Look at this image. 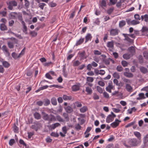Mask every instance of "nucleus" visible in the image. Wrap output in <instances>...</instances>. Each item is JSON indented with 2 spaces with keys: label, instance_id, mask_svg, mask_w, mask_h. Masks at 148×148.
<instances>
[{
  "label": "nucleus",
  "instance_id": "20e7f679",
  "mask_svg": "<svg viewBox=\"0 0 148 148\" xmlns=\"http://www.w3.org/2000/svg\"><path fill=\"white\" fill-rule=\"evenodd\" d=\"M81 84L80 83H77L71 87L72 90L74 92H75L79 90L80 89Z\"/></svg>",
  "mask_w": 148,
  "mask_h": 148
},
{
  "label": "nucleus",
  "instance_id": "412c9836",
  "mask_svg": "<svg viewBox=\"0 0 148 148\" xmlns=\"http://www.w3.org/2000/svg\"><path fill=\"white\" fill-rule=\"evenodd\" d=\"M139 97H137L136 99L138 100H140L145 99L146 97L145 96L144 94L143 93H141L138 95Z\"/></svg>",
  "mask_w": 148,
  "mask_h": 148
},
{
  "label": "nucleus",
  "instance_id": "0e129e2a",
  "mask_svg": "<svg viewBox=\"0 0 148 148\" xmlns=\"http://www.w3.org/2000/svg\"><path fill=\"white\" fill-rule=\"evenodd\" d=\"M108 32H107L106 34H105L103 38V40L104 42H105L106 40L108 39Z\"/></svg>",
  "mask_w": 148,
  "mask_h": 148
},
{
  "label": "nucleus",
  "instance_id": "3c124183",
  "mask_svg": "<svg viewBox=\"0 0 148 148\" xmlns=\"http://www.w3.org/2000/svg\"><path fill=\"white\" fill-rule=\"evenodd\" d=\"M50 86L51 87H54L59 89H61L63 88V87L62 86L58 85H51Z\"/></svg>",
  "mask_w": 148,
  "mask_h": 148
},
{
  "label": "nucleus",
  "instance_id": "aec40b11",
  "mask_svg": "<svg viewBox=\"0 0 148 148\" xmlns=\"http://www.w3.org/2000/svg\"><path fill=\"white\" fill-rule=\"evenodd\" d=\"M62 98L65 101L70 100L72 99V97L71 95L67 96L66 95H63Z\"/></svg>",
  "mask_w": 148,
  "mask_h": 148
},
{
  "label": "nucleus",
  "instance_id": "bf43d9fd",
  "mask_svg": "<svg viewBox=\"0 0 148 148\" xmlns=\"http://www.w3.org/2000/svg\"><path fill=\"white\" fill-rule=\"evenodd\" d=\"M121 63L123 66L124 67L127 66L128 64L127 62L125 60L122 61Z\"/></svg>",
  "mask_w": 148,
  "mask_h": 148
},
{
  "label": "nucleus",
  "instance_id": "603ef678",
  "mask_svg": "<svg viewBox=\"0 0 148 148\" xmlns=\"http://www.w3.org/2000/svg\"><path fill=\"white\" fill-rule=\"evenodd\" d=\"M12 56L15 60L16 59L18 58L17 54L15 52H13L12 53Z\"/></svg>",
  "mask_w": 148,
  "mask_h": 148
},
{
  "label": "nucleus",
  "instance_id": "4be33fe9",
  "mask_svg": "<svg viewBox=\"0 0 148 148\" xmlns=\"http://www.w3.org/2000/svg\"><path fill=\"white\" fill-rule=\"evenodd\" d=\"M1 62H2V64L3 65L5 68H8L10 66V64L6 61H3Z\"/></svg>",
  "mask_w": 148,
  "mask_h": 148
},
{
  "label": "nucleus",
  "instance_id": "c756f323",
  "mask_svg": "<svg viewBox=\"0 0 148 148\" xmlns=\"http://www.w3.org/2000/svg\"><path fill=\"white\" fill-rule=\"evenodd\" d=\"M56 119L59 122H64V120L59 115H58L56 117Z\"/></svg>",
  "mask_w": 148,
  "mask_h": 148
},
{
  "label": "nucleus",
  "instance_id": "f257e3e1",
  "mask_svg": "<svg viewBox=\"0 0 148 148\" xmlns=\"http://www.w3.org/2000/svg\"><path fill=\"white\" fill-rule=\"evenodd\" d=\"M42 113H44V114L42 117L43 119L45 120L48 121L49 123H51L52 121H56V117L54 115L51 114L48 115L43 112H42Z\"/></svg>",
  "mask_w": 148,
  "mask_h": 148
},
{
  "label": "nucleus",
  "instance_id": "39448f33",
  "mask_svg": "<svg viewBox=\"0 0 148 148\" xmlns=\"http://www.w3.org/2000/svg\"><path fill=\"white\" fill-rule=\"evenodd\" d=\"M121 122V121L116 119L115 121L110 124L111 126L113 128H115L119 125Z\"/></svg>",
  "mask_w": 148,
  "mask_h": 148
},
{
  "label": "nucleus",
  "instance_id": "0eeeda50",
  "mask_svg": "<svg viewBox=\"0 0 148 148\" xmlns=\"http://www.w3.org/2000/svg\"><path fill=\"white\" fill-rule=\"evenodd\" d=\"M114 42L113 41L108 42H107L106 46L109 48V50L110 51H112V49L114 47Z\"/></svg>",
  "mask_w": 148,
  "mask_h": 148
},
{
  "label": "nucleus",
  "instance_id": "a211bd4d",
  "mask_svg": "<svg viewBox=\"0 0 148 148\" xmlns=\"http://www.w3.org/2000/svg\"><path fill=\"white\" fill-rule=\"evenodd\" d=\"M140 71L143 74H146L148 72L147 69L143 66H141L140 68Z\"/></svg>",
  "mask_w": 148,
  "mask_h": 148
},
{
  "label": "nucleus",
  "instance_id": "79ce46f5",
  "mask_svg": "<svg viewBox=\"0 0 148 148\" xmlns=\"http://www.w3.org/2000/svg\"><path fill=\"white\" fill-rule=\"evenodd\" d=\"M49 5L51 7H54L57 5V4L53 2H51L48 3Z\"/></svg>",
  "mask_w": 148,
  "mask_h": 148
},
{
  "label": "nucleus",
  "instance_id": "2eb2a0df",
  "mask_svg": "<svg viewBox=\"0 0 148 148\" xmlns=\"http://www.w3.org/2000/svg\"><path fill=\"white\" fill-rule=\"evenodd\" d=\"M113 86L112 83H109L108 86L106 88V90L110 93L111 92V89L113 88Z\"/></svg>",
  "mask_w": 148,
  "mask_h": 148
},
{
  "label": "nucleus",
  "instance_id": "052dcab7",
  "mask_svg": "<svg viewBox=\"0 0 148 148\" xmlns=\"http://www.w3.org/2000/svg\"><path fill=\"white\" fill-rule=\"evenodd\" d=\"M19 143L20 144L22 145L25 147L27 146L26 144L25 143L24 140L22 139H20L19 140Z\"/></svg>",
  "mask_w": 148,
  "mask_h": 148
},
{
  "label": "nucleus",
  "instance_id": "e2e57ef3",
  "mask_svg": "<svg viewBox=\"0 0 148 148\" xmlns=\"http://www.w3.org/2000/svg\"><path fill=\"white\" fill-rule=\"evenodd\" d=\"M18 20L21 22L22 24H23V22H24L23 19V18L22 15H19L18 16Z\"/></svg>",
  "mask_w": 148,
  "mask_h": 148
},
{
  "label": "nucleus",
  "instance_id": "423d86ee",
  "mask_svg": "<svg viewBox=\"0 0 148 148\" xmlns=\"http://www.w3.org/2000/svg\"><path fill=\"white\" fill-rule=\"evenodd\" d=\"M119 32V30L117 29H111L110 31V35L111 36H115L117 35Z\"/></svg>",
  "mask_w": 148,
  "mask_h": 148
},
{
  "label": "nucleus",
  "instance_id": "f704fd0d",
  "mask_svg": "<svg viewBox=\"0 0 148 148\" xmlns=\"http://www.w3.org/2000/svg\"><path fill=\"white\" fill-rule=\"evenodd\" d=\"M46 5V4L44 3H40L38 4V7L41 9L43 10L44 6Z\"/></svg>",
  "mask_w": 148,
  "mask_h": 148
},
{
  "label": "nucleus",
  "instance_id": "f8f14e48",
  "mask_svg": "<svg viewBox=\"0 0 148 148\" xmlns=\"http://www.w3.org/2000/svg\"><path fill=\"white\" fill-rule=\"evenodd\" d=\"M64 109L66 112L68 113H71L73 112V109L71 107L69 106L65 107Z\"/></svg>",
  "mask_w": 148,
  "mask_h": 148
},
{
  "label": "nucleus",
  "instance_id": "8fccbe9b",
  "mask_svg": "<svg viewBox=\"0 0 148 148\" xmlns=\"http://www.w3.org/2000/svg\"><path fill=\"white\" fill-rule=\"evenodd\" d=\"M14 14H17V13L16 12H13L10 13V18L13 19H15V18L16 16Z\"/></svg>",
  "mask_w": 148,
  "mask_h": 148
},
{
  "label": "nucleus",
  "instance_id": "c9c22d12",
  "mask_svg": "<svg viewBox=\"0 0 148 148\" xmlns=\"http://www.w3.org/2000/svg\"><path fill=\"white\" fill-rule=\"evenodd\" d=\"M87 82H92L94 81V78L92 77H88L86 78Z\"/></svg>",
  "mask_w": 148,
  "mask_h": 148
},
{
  "label": "nucleus",
  "instance_id": "6ab92c4d",
  "mask_svg": "<svg viewBox=\"0 0 148 148\" xmlns=\"http://www.w3.org/2000/svg\"><path fill=\"white\" fill-rule=\"evenodd\" d=\"M86 91L87 92V94L91 95L92 92V90L90 87L88 86L86 87Z\"/></svg>",
  "mask_w": 148,
  "mask_h": 148
},
{
  "label": "nucleus",
  "instance_id": "680f3d73",
  "mask_svg": "<svg viewBox=\"0 0 148 148\" xmlns=\"http://www.w3.org/2000/svg\"><path fill=\"white\" fill-rule=\"evenodd\" d=\"M131 25H134L139 23V22L135 20H133L131 21Z\"/></svg>",
  "mask_w": 148,
  "mask_h": 148
},
{
  "label": "nucleus",
  "instance_id": "f3484780",
  "mask_svg": "<svg viewBox=\"0 0 148 148\" xmlns=\"http://www.w3.org/2000/svg\"><path fill=\"white\" fill-rule=\"evenodd\" d=\"M141 19L142 21H144L146 22H148V15L147 14H145L144 15H142L141 16Z\"/></svg>",
  "mask_w": 148,
  "mask_h": 148
},
{
  "label": "nucleus",
  "instance_id": "774afa93",
  "mask_svg": "<svg viewBox=\"0 0 148 148\" xmlns=\"http://www.w3.org/2000/svg\"><path fill=\"white\" fill-rule=\"evenodd\" d=\"M113 8H111L107 10V13L109 14H110L113 12Z\"/></svg>",
  "mask_w": 148,
  "mask_h": 148
},
{
  "label": "nucleus",
  "instance_id": "6e6d98bb",
  "mask_svg": "<svg viewBox=\"0 0 148 148\" xmlns=\"http://www.w3.org/2000/svg\"><path fill=\"white\" fill-rule=\"evenodd\" d=\"M93 99L95 100H98L99 98V96L96 93H94L93 94Z\"/></svg>",
  "mask_w": 148,
  "mask_h": 148
},
{
  "label": "nucleus",
  "instance_id": "72a5a7b5",
  "mask_svg": "<svg viewBox=\"0 0 148 148\" xmlns=\"http://www.w3.org/2000/svg\"><path fill=\"white\" fill-rule=\"evenodd\" d=\"M74 104L78 108L81 107L82 106L81 103L78 101H76L75 102Z\"/></svg>",
  "mask_w": 148,
  "mask_h": 148
},
{
  "label": "nucleus",
  "instance_id": "2f4dec72",
  "mask_svg": "<svg viewBox=\"0 0 148 148\" xmlns=\"http://www.w3.org/2000/svg\"><path fill=\"white\" fill-rule=\"evenodd\" d=\"M87 107L86 106H84L80 109V111L82 113H84L86 112L87 110Z\"/></svg>",
  "mask_w": 148,
  "mask_h": 148
},
{
  "label": "nucleus",
  "instance_id": "b1692460",
  "mask_svg": "<svg viewBox=\"0 0 148 148\" xmlns=\"http://www.w3.org/2000/svg\"><path fill=\"white\" fill-rule=\"evenodd\" d=\"M0 29L1 30L4 31L7 30V28L4 24H1L0 25Z\"/></svg>",
  "mask_w": 148,
  "mask_h": 148
},
{
  "label": "nucleus",
  "instance_id": "37998d69",
  "mask_svg": "<svg viewBox=\"0 0 148 148\" xmlns=\"http://www.w3.org/2000/svg\"><path fill=\"white\" fill-rule=\"evenodd\" d=\"M8 45L10 49L13 48L14 47V45L13 42H8Z\"/></svg>",
  "mask_w": 148,
  "mask_h": 148
},
{
  "label": "nucleus",
  "instance_id": "7c9ffc66",
  "mask_svg": "<svg viewBox=\"0 0 148 148\" xmlns=\"http://www.w3.org/2000/svg\"><path fill=\"white\" fill-rule=\"evenodd\" d=\"M134 134L139 139L141 138V134L140 133L138 132H134Z\"/></svg>",
  "mask_w": 148,
  "mask_h": 148
},
{
  "label": "nucleus",
  "instance_id": "9d476101",
  "mask_svg": "<svg viewBox=\"0 0 148 148\" xmlns=\"http://www.w3.org/2000/svg\"><path fill=\"white\" fill-rule=\"evenodd\" d=\"M125 88L128 92H130L133 91V88L129 84H125Z\"/></svg>",
  "mask_w": 148,
  "mask_h": 148
},
{
  "label": "nucleus",
  "instance_id": "cd10ccee",
  "mask_svg": "<svg viewBox=\"0 0 148 148\" xmlns=\"http://www.w3.org/2000/svg\"><path fill=\"white\" fill-rule=\"evenodd\" d=\"M50 103V101L47 99H45L44 100V105L47 106L49 105Z\"/></svg>",
  "mask_w": 148,
  "mask_h": 148
},
{
  "label": "nucleus",
  "instance_id": "09e8293b",
  "mask_svg": "<svg viewBox=\"0 0 148 148\" xmlns=\"http://www.w3.org/2000/svg\"><path fill=\"white\" fill-rule=\"evenodd\" d=\"M142 32H148V28L146 27L143 26L141 29Z\"/></svg>",
  "mask_w": 148,
  "mask_h": 148
},
{
  "label": "nucleus",
  "instance_id": "1a4fd4ad",
  "mask_svg": "<svg viewBox=\"0 0 148 148\" xmlns=\"http://www.w3.org/2000/svg\"><path fill=\"white\" fill-rule=\"evenodd\" d=\"M113 120L114 118L112 117V115L110 114L107 116L106 119V121L107 123H109L112 121Z\"/></svg>",
  "mask_w": 148,
  "mask_h": 148
},
{
  "label": "nucleus",
  "instance_id": "58836bf2",
  "mask_svg": "<svg viewBox=\"0 0 148 148\" xmlns=\"http://www.w3.org/2000/svg\"><path fill=\"white\" fill-rule=\"evenodd\" d=\"M106 6V2L105 0H102L101 2V7L103 8Z\"/></svg>",
  "mask_w": 148,
  "mask_h": 148
},
{
  "label": "nucleus",
  "instance_id": "ddd939ff",
  "mask_svg": "<svg viewBox=\"0 0 148 148\" xmlns=\"http://www.w3.org/2000/svg\"><path fill=\"white\" fill-rule=\"evenodd\" d=\"M84 38H82V37H81L76 42L75 45L77 46L82 44L84 42Z\"/></svg>",
  "mask_w": 148,
  "mask_h": 148
},
{
  "label": "nucleus",
  "instance_id": "a18cd8bd",
  "mask_svg": "<svg viewBox=\"0 0 148 148\" xmlns=\"http://www.w3.org/2000/svg\"><path fill=\"white\" fill-rule=\"evenodd\" d=\"M125 76L128 77H132L133 76V74L130 73L126 72V74H125Z\"/></svg>",
  "mask_w": 148,
  "mask_h": 148
},
{
  "label": "nucleus",
  "instance_id": "c03bdc74",
  "mask_svg": "<svg viewBox=\"0 0 148 148\" xmlns=\"http://www.w3.org/2000/svg\"><path fill=\"white\" fill-rule=\"evenodd\" d=\"M113 75L114 77L117 79H119L120 78V76L119 73L117 72H114L113 74Z\"/></svg>",
  "mask_w": 148,
  "mask_h": 148
},
{
  "label": "nucleus",
  "instance_id": "ea45409f",
  "mask_svg": "<svg viewBox=\"0 0 148 148\" xmlns=\"http://www.w3.org/2000/svg\"><path fill=\"white\" fill-rule=\"evenodd\" d=\"M18 128L16 126L15 124L13 127V130L15 133H18Z\"/></svg>",
  "mask_w": 148,
  "mask_h": 148
},
{
  "label": "nucleus",
  "instance_id": "f03ea898",
  "mask_svg": "<svg viewBox=\"0 0 148 148\" xmlns=\"http://www.w3.org/2000/svg\"><path fill=\"white\" fill-rule=\"evenodd\" d=\"M7 4L8 5V8L9 10H12L13 9V6H16L17 5V2L14 1H9V2H7Z\"/></svg>",
  "mask_w": 148,
  "mask_h": 148
},
{
  "label": "nucleus",
  "instance_id": "49530a36",
  "mask_svg": "<svg viewBox=\"0 0 148 148\" xmlns=\"http://www.w3.org/2000/svg\"><path fill=\"white\" fill-rule=\"evenodd\" d=\"M15 140L14 139H11L9 142V145L10 146H12L15 143Z\"/></svg>",
  "mask_w": 148,
  "mask_h": 148
},
{
  "label": "nucleus",
  "instance_id": "bb28decb",
  "mask_svg": "<svg viewBox=\"0 0 148 148\" xmlns=\"http://www.w3.org/2000/svg\"><path fill=\"white\" fill-rule=\"evenodd\" d=\"M110 61H111L114 62V61L113 60L110 58H109L108 59H106L104 60V62L105 63V64L107 65H109L110 64Z\"/></svg>",
  "mask_w": 148,
  "mask_h": 148
},
{
  "label": "nucleus",
  "instance_id": "473e14b6",
  "mask_svg": "<svg viewBox=\"0 0 148 148\" xmlns=\"http://www.w3.org/2000/svg\"><path fill=\"white\" fill-rule=\"evenodd\" d=\"M62 116L67 121H69V115L67 113H64L62 114Z\"/></svg>",
  "mask_w": 148,
  "mask_h": 148
},
{
  "label": "nucleus",
  "instance_id": "dca6fc26",
  "mask_svg": "<svg viewBox=\"0 0 148 148\" xmlns=\"http://www.w3.org/2000/svg\"><path fill=\"white\" fill-rule=\"evenodd\" d=\"M127 50L132 54H134L135 53L134 47L133 46H131L129 47Z\"/></svg>",
  "mask_w": 148,
  "mask_h": 148
},
{
  "label": "nucleus",
  "instance_id": "de8ad7c7",
  "mask_svg": "<svg viewBox=\"0 0 148 148\" xmlns=\"http://www.w3.org/2000/svg\"><path fill=\"white\" fill-rule=\"evenodd\" d=\"M97 90L100 93H102L103 92V89L102 88H101L99 86H97Z\"/></svg>",
  "mask_w": 148,
  "mask_h": 148
},
{
  "label": "nucleus",
  "instance_id": "5701e85b",
  "mask_svg": "<svg viewBox=\"0 0 148 148\" xmlns=\"http://www.w3.org/2000/svg\"><path fill=\"white\" fill-rule=\"evenodd\" d=\"M131 57V54L129 53H125L123 56V58L125 60H128L130 59Z\"/></svg>",
  "mask_w": 148,
  "mask_h": 148
},
{
  "label": "nucleus",
  "instance_id": "7ed1b4c3",
  "mask_svg": "<svg viewBox=\"0 0 148 148\" xmlns=\"http://www.w3.org/2000/svg\"><path fill=\"white\" fill-rule=\"evenodd\" d=\"M130 142L132 146H136L140 144V142L135 138L131 139Z\"/></svg>",
  "mask_w": 148,
  "mask_h": 148
},
{
  "label": "nucleus",
  "instance_id": "c85d7f7f",
  "mask_svg": "<svg viewBox=\"0 0 148 148\" xmlns=\"http://www.w3.org/2000/svg\"><path fill=\"white\" fill-rule=\"evenodd\" d=\"M34 116L35 118L37 119H39L41 118L40 114L37 112H35L34 114Z\"/></svg>",
  "mask_w": 148,
  "mask_h": 148
},
{
  "label": "nucleus",
  "instance_id": "4468645a",
  "mask_svg": "<svg viewBox=\"0 0 148 148\" xmlns=\"http://www.w3.org/2000/svg\"><path fill=\"white\" fill-rule=\"evenodd\" d=\"M2 50L5 53L7 54L8 56L10 55V53L8 50V48L5 45H3L2 47Z\"/></svg>",
  "mask_w": 148,
  "mask_h": 148
},
{
  "label": "nucleus",
  "instance_id": "5fc2aeb1",
  "mask_svg": "<svg viewBox=\"0 0 148 148\" xmlns=\"http://www.w3.org/2000/svg\"><path fill=\"white\" fill-rule=\"evenodd\" d=\"M37 125V124L32 125L31 126V128L35 130L36 131H37L38 130V128Z\"/></svg>",
  "mask_w": 148,
  "mask_h": 148
},
{
  "label": "nucleus",
  "instance_id": "9b49d317",
  "mask_svg": "<svg viewBox=\"0 0 148 148\" xmlns=\"http://www.w3.org/2000/svg\"><path fill=\"white\" fill-rule=\"evenodd\" d=\"M122 35L125 38L124 39L125 40H126L128 42L131 43L133 42V40L131 39L128 36H127V35L126 34H123Z\"/></svg>",
  "mask_w": 148,
  "mask_h": 148
},
{
  "label": "nucleus",
  "instance_id": "4c0bfd02",
  "mask_svg": "<svg viewBox=\"0 0 148 148\" xmlns=\"http://www.w3.org/2000/svg\"><path fill=\"white\" fill-rule=\"evenodd\" d=\"M125 21L122 20L120 22L119 26L120 27H122L125 25Z\"/></svg>",
  "mask_w": 148,
  "mask_h": 148
},
{
  "label": "nucleus",
  "instance_id": "6e6552de",
  "mask_svg": "<svg viewBox=\"0 0 148 148\" xmlns=\"http://www.w3.org/2000/svg\"><path fill=\"white\" fill-rule=\"evenodd\" d=\"M92 38V36L89 33H87L85 36V43H86L89 41H90Z\"/></svg>",
  "mask_w": 148,
  "mask_h": 148
},
{
  "label": "nucleus",
  "instance_id": "393cba45",
  "mask_svg": "<svg viewBox=\"0 0 148 148\" xmlns=\"http://www.w3.org/2000/svg\"><path fill=\"white\" fill-rule=\"evenodd\" d=\"M51 102L52 104L54 106H56L57 104L56 99L54 97H52L51 99Z\"/></svg>",
  "mask_w": 148,
  "mask_h": 148
},
{
  "label": "nucleus",
  "instance_id": "338daca9",
  "mask_svg": "<svg viewBox=\"0 0 148 148\" xmlns=\"http://www.w3.org/2000/svg\"><path fill=\"white\" fill-rule=\"evenodd\" d=\"M45 77L47 78L50 79H53V78L52 77L50 74L48 73H47L46 74Z\"/></svg>",
  "mask_w": 148,
  "mask_h": 148
},
{
  "label": "nucleus",
  "instance_id": "69168bd1",
  "mask_svg": "<svg viewBox=\"0 0 148 148\" xmlns=\"http://www.w3.org/2000/svg\"><path fill=\"white\" fill-rule=\"evenodd\" d=\"M134 123H135L134 122H131L128 123L125 126V127L127 128V127H129L132 126V125H134Z\"/></svg>",
  "mask_w": 148,
  "mask_h": 148
},
{
  "label": "nucleus",
  "instance_id": "13d9d810",
  "mask_svg": "<svg viewBox=\"0 0 148 148\" xmlns=\"http://www.w3.org/2000/svg\"><path fill=\"white\" fill-rule=\"evenodd\" d=\"M45 140L47 143H50L52 142V140L49 136H48L46 138Z\"/></svg>",
  "mask_w": 148,
  "mask_h": 148
},
{
  "label": "nucleus",
  "instance_id": "a878e982",
  "mask_svg": "<svg viewBox=\"0 0 148 148\" xmlns=\"http://www.w3.org/2000/svg\"><path fill=\"white\" fill-rule=\"evenodd\" d=\"M60 124L58 123H56L54 124H52L51 126V127L52 129H54L56 127L60 126Z\"/></svg>",
  "mask_w": 148,
  "mask_h": 148
},
{
  "label": "nucleus",
  "instance_id": "e433bc0d",
  "mask_svg": "<svg viewBox=\"0 0 148 148\" xmlns=\"http://www.w3.org/2000/svg\"><path fill=\"white\" fill-rule=\"evenodd\" d=\"M23 26V31L24 32H27V27L25 25V22H23L22 24Z\"/></svg>",
  "mask_w": 148,
  "mask_h": 148
},
{
  "label": "nucleus",
  "instance_id": "a19ab883",
  "mask_svg": "<svg viewBox=\"0 0 148 148\" xmlns=\"http://www.w3.org/2000/svg\"><path fill=\"white\" fill-rule=\"evenodd\" d=\"M81 62L79 60H77L73 62V65L74 66H79Z\"/></svg>",
  "mask_w": 148,
  "mask_h": 148
},
{
  "label": "nucleus",
  "instance_id": "864d4df0",
  "mask_svg": "<svg viewBox=\"0 0 148 148\" xmlns=\"http://www.w3.org/2000/svg\"><path fill=\"white\" fill-rule=\"evenodd\" d=\"M25 6L27 8H28L29 6V3L27 0H24Z\"/></svg>",
  "mask_w": 148,
  "mask_h": 148
},
{
  "label": "nucleus",
  "instance_id": "4d7b16f0",
  "mask_svg": "<svg viewBox=\"0 0 148 148\" xmlns=\"http://www.w3.org/2000/svg\"><path fill=\"white\" fill-rule=\"evenodd\" d=\"M144 57L146 59H148V53L146 51L144 52L143 53Z\"/></svg>",
  "mask_w": 148,
  "mask_h": 148
}]
</instances>
